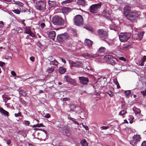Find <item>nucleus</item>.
<instances>
[{"mask_svg": "<svg viewBox=\"0 0 146 146\" xmlns=\"http://www.w3.org/2000/svg\"><path fill=\"white\" fill-rule=\"evenodd\" d=\"M130 11L131 7L128 5H126L124 8V15L127 19L133 21L139 16V12L138 11L130 12Z\"/></svg>", "mask_w": 146, "mask_h": 146, "instance_id": "obj_1", "label": "nucleus"}, {"mask_svg": "<svg viewBox=\"0 0 146 146\" xmlns=\"http://www.w3.org/2000/svg\"><path fill=\"white\" fill-rule=\"evenodd\" d=\"M52 22L54 25H63L64 23L63 20L57 16H55L53 17Z\"/></svg>", "mask_w": 146, "mask_h": 146, "instance_id": "obj_2", "label": "nucleus"}, {"mask_svg": "<svg viewBox=\"0 0 146 146\" xmlns=\"http://www.w3.org/2000/svg\"><path fill=\"white\" fill-rule=\"evenodd\" d=\"M35 7L37 9L44 11L46 9V3L43 1H38L36 3Z\"/></svg>", "mask_w": 146, "mask_h": 146, "instance_id": "obj_3", "label": "nucleus"}, {"mask_svg": "<svg viewBox=\"0 0 146 146\" xmlns=\"http://www.w3.org/2000/svg\"><path fill=\"white\" fill-rule=\"evenodd\" d=\"M134 31L135 33L133 35V38L136 40H141L143 38L144 32L142 31L137 34V33H138L137 29L135 28H134L133 30V32Z\"/></svg>", "mask_w": 146, "mask_h": 146, "instance_id": "obj_4", "label": "nucleus"}, {"mask_svg": "<svg viewBox=\"0 0 146 146\" xmlns=\"http://www.w3.org/2000/svg\"><path fill=\"white\" fill-rule=\"evenodd\" d=\"M130 36V34L125 33H120L119 35V39L121 42H125L128 40Z\"/></svg>", "mask_w": 146, "mask_h": 146, "instance_id": "obj_5", "label": "nucleus"}, {"mask_svg": "<svg viewBox=\"0 0 146 146\" xmlns=\"http://www.w3.org/2000/svg\"><path fill=\"white\" fill-rule=\"evenodd\" d=\"M83 21L82 16L80 15H77L74 18V24L77 26L82 25L83 23Z\"/></svg>", "mask_w": 146, "mask_h": 146, "instance_id": "obj_6", "label": "nucleus"}, {"mask_svg": "<svg viewBox=\"0 0 146 146\" xmlns=\"http://www.w3.org/2000/svg\"><path fill=\"white\" fill-rule=\"evenodd\" d=\"M101 6V3L92 5L90 7V12L93 13H96Z\"/></svg>", "mask_w": 146, "mask_h": 146, "instance_id": "obj_7", "label": "nucleus"}, {"mask_svg": "<svg viewBox=\"0 0 146 146\" xmlns=\"http://www.w3.org/2000/svg\"><path fill=\"white\" fill-rule=\"evenodd\" d=\"M141 138V135H134L132 137V140L130 142V144L134 146V145L137 142L139 141Z\"/></svg>", "mask_w": 146, "mask_h": 146, "instance_id": "obj_8", "label": "nucleus"}, {"mask_svg": "<svg viewBox=\"0 0 146 146\" xmlns=\"http://www.w3.org/2000/svg\"><path fill=\"white\" fill-rule=\"evenodd\" d=\"M98 32L101 37L103 39H106L108 37V32L107 31L101 29L98 30Z\"/></svg>", "mask_w": 146, "mask_h": 146, "instance_id": "obj_9", "label": "nucleus"}, {"mask_svg": "<svg viewBox=\"0 0 146 146\" xmlns=\"http://www.w3.org/2000/svg\"><path fill=\"white\" fill-rule=\"evenodd\" d=\"M68 36L67 34H60L57 36V40L60 42H63L67 39Z\"/></svg>", "mask_w": 146, "mask_h": 146, "instance_id": "obj_10", "label": "nucleus"}, {"mask_svg": "<svg viewBox=\"0 0 146 146\" xmlns=\"http://www.w3.org/2000/svg\"><path fill=\"white\" fill-rule=\"evenodd\" d=\"M61 132L64 135L69 136L71 134V131L68 127H64L61 130Z\"/></svg>", "mask_w": 146, "mask_h": 146, "instance_id": "obj_11", "label": "nucleus"}, {"mask_svg": "<svg viewBox=\"0 0 146 146\" xmlns=\"http://www.w3.org/2000/svg\"><path fill=\"white\" fill-rule=\"evenodd\" d=\"M23 29H24V33H25L28 34L30 36L33 37H35V35L31 32L30 27H24Z\"/></svg>", "mask_w": 146, "mask_h": 146, "instance_id": "obj_12", "label": "nucleus"}, {"mask_svg": "<svg viewBox=\"0 0 146 146\" xmlns=\"http://www.w3.org/2000/svg\"><path fill=\"white\" fill-rule=\"evenodd\" d=\"M64 79L65 81L68 82L71 85H74L76 84V81L70 78L68 76H64Z\"/></svg>", "mask_w": 146, "mask_h": 146, "instance_id": "obj_13", "label": "nucleus"}, {"mask_svg": "<svg viewBox=\"0 0 146 146\" xmlns=\"http://www.w3.org/2000/svg\"><path fill=\"white\" fill-rule=\"evenodd\" d=\"M79 79L80 83L83 85H86L87 84L89 81L88 79V78L83 76L79 77Z\"/></svg>", "mask_w": 146, "mask_h": 146, "instance_id": "obj_14", "label": "nucleus"}, {"mask_svg": "<svg viewBox=\"0 0 146 146\" xmlns=\"http://www.w3.org/2000/svg\"><path fill=\"white\" fill-rule=\"evenodd\" d=\"M71 67L75 66L77 67H80L82 66V63L80 62H74L73 61L70 62Z\"/></svg>", "mask_w": 146, "mask_h": 146, "instance_id": "obj_15", "label": "nucleus"}, {"mask_svg": "<svg viewBox=\"0 0 146 146\" xmlns=\"http://www.w3.org/2000/svg\"><path fill=\"white\" fill-rule=\"evenodd\" d=\"M118 60L117 59L113 57V58L111 59L109 63L113 66L116 65V66H120V65L117 63L118 62Z\"/></svg>", "mask_w": 146, "mask_h": 146, "instance_id": "obj_16", "label": "nucleus"}, {"mask_svg": "<svg viewBox=\"0 0 146 146\" xmlns=\"http://www.w3.org/2000/svg\"><path fill=\"white\" fill-rule=\"evenodd\" d=\"M146 60V56H144L143 57L141 60L136 61V63L139 66H142L144 65V63Z\"/></svg>", "mask_w": 146, "mask_h": 146, "instance_id": "obj_17", "label": "nucleus"}, {"mask_svg": "<svg viewBox=\"0 0 146 146\" xmlns=\"http://www.w3.org/2000/svg\"><path fill=\"white\" fill-rule=\"evenodd\" d=\"M98 56L97 54H88V53H84L83 55V56L86 58H94Z\"/></svg>", "mask_w": 146, "mask_h": 146, "instance_id": "obj_18", "label": "nucleus"}, {"mask_svg": "<svg viewBox=\"0 0 146 146\" xmlns=\"http://www.w3.org/2000/svg\"><path fill=\"white\" fill-rule=\"evenodd\" d=\"M110 27L111 30H114L115 31H119L120 30L119 27L118 26H115V24L113 23H112Z\"/></svg>", "mask_w": 146, "mask_h": 146, "instance_id": "obj_19", "label": "nucleus"}, {"mask_svg": "<svg viewBox=\"0 0 146 146\" xmlns=\"http://www.w3.org/2000/svg\"><path fill=\"white\" fill-rule=\"evenodd\" d=\"M2 97L3 100L5 103L7 102L8 100H10L11 98L10 97V96L8 95L7 94H5L3 95Z\"/></svg>", "mask_w": 146, "mask_h": 146, "instance_id": "obj_20", "label": "nucleus"}, {"mask_svg": "<svg viewBox=\"0 0 146 146\" xmlns=\"http://www.w3.org/2000/svg\"><path fill=\"white\" fill-rule=\"evenodd\" d=\"M113 57L110 55H107L104 56V60L107 62H109L110 60L113 58Z\"/></svg>", "mask_w": 146, "mask_h": 146, "instance_id": "obj_21", "label": "nucleus"}, {"mask_svg": "<svg viewBox=\"0 0 146 146\" xmlns=\"http://www.w3.org/2000/svg\"><path fill=\"white\" fill-rule=\"evenodd\" d=\"M70 11L71 9L70 8L67 7H63L62 9V12L64 14H67Z\"/></svg>", "mask_w": 146, "mask_h": 146, "instance_id": "obj_22", "label": "nucleus"}, {"mask_svg": "<svg viewBox=\"0 0 146 146\" xmlns=\"http://www.w3.org/2000/svg\"><path fill=\"white\" fill-rule=\"evenodd\" d=\"M77 3L79 5L82 6H85L87 5V2L85 0H78Z\"/></svg>", "mask_w": 146, "mask_h": 146, "instance_id": "obj_23", "label": "nucleus"}, {"mask_svg": "<svg viewBox=\"0 0 146 146\" xmlns=\"http://www.w3.org/2000/svg\"><path fill=\"white\" fill-rule=\"evenodd\" d=\"M48 35L49 37L52 39L54 40L56 36L55 32L54 31H52L50 32L49 33Z\"/></svg>", "mask_w": 146, "mask_h": 146, "instance_id": "obj_24", "label": "nucleus"}, {"mask_svg": "<svg viewBox=\"0 0 146 146\" xmlns=\"http://www.w3.org/2000/svg\"><path fill=\"white\" fill-rule=\"evenodd\" d=\"M48 3L50 7H54L56 5V1H52L50 0H49Z\"/></svg>", "mask_w": 146, "mask_h": 146, "instance_id": "obj_25", "label": "nucleus"}, {"mask_svg": "<svg viewBox=\"0 0 146 146\" xmlns=\"http://www.w3.org/2000/svg\"><path fill=\"white\" fill-rule=\"evenodd\" d=\"M84 42L85 44L88 46H91L92 43V41L89 39H86Z\"/></svg>", "mask_w": 146, "mask_h": 146, "instance_id": "obj_26", "label": "nucleus"}, {"mask_svg": "<svg viewBox=\"0 0 146 146\" xmlns=\"http://www.w3.org/2000/svg\"><path fill=\"white\" fill-rule=\"evenodd\" d=\"M106 50V48L104 47H101L98 50V52H99L102 53L105 52Z\"/></svg>", "mask_w": 146, "mask_h": 146, "instance_id": "obj_27", "label": "nucleus"}, {"mask_svg": "<svg viewBox=\"0 0 146 146\" xmlns=\"http://www.w3.org/2000/svg\"><path fill=\"white\" fill-rule=\"evenodd\" d=\"M80 143L82 146H88V143L86 140L85 139L82 140L80 141Z\"/></svg>", "mask_w": 146, "mask_h": 146, "instance_id": "obj_28", "label": "nucleus"}, {"mask_svg": "<svg viewBox=\"0 0 146 146\" xmlns=\"http://www.w3.org/2000/svg\"><path fill=\"white\" fill-rule=\"evenodd\" d=\"M66 69L63 67H60L59 69V72L61 74H63L66 71Z\"/></svg>", "mask_w": 146, "mask_h": 146, "instance_id": "obj_29", "label": "nucleus"}, {"mask_svg": "<svg viewBox=\"0 0 146 146\" xmlns=\"http://www.w3.org/2000/svg\"><path fill=\"white\" fill-rule=\"evenodd\" d=\"M75 0H66L62 2V5L74 1Z\"/></svg>", "mask_w": 146, "mask_h": 146, "instance_id": "obj_30", "label": "nucleus"}, {"mask_svg": "<svg viewBox=\"0 0 146 146\" xmlns=\"http://www.w3.org/2000/svg\"><path fill=\"white\" fill-rule=\"evenodd\" d=\"M17 4L20 6L19 8L21 10L22 8V9L23 7H24L23 6V3L19 1H17Z\"/></svg>", "mask_w": 146, "mask_h": 146, "instance_id": "obj_31", "label": "nucleus"}, {"mask_svg": "<svg viewBox=\"0 0 146 146\" xmlns=\"http://www.w3.org/2000/svg\"><path fill=\"white\" fill-rule=\"evenodd\" d=\"M0 111H1L4 115H6L7 116H9V112L5 110H0Z\"/></svg>", "mask_w": 146, "mask_h": 146, "instance_id": "obj_32", "label": "nucleus"}, {"mask_svg": "<svg viewBox=\"0 0 146 146\" xmlns=\"http://www.w3.org/2000/svg\"><path fill=\"white\" fill-rule=\"evenodd\" d=\"M132 46L131 45L126 44L123 45V48H124L126 50H128Z\"/></svg>", "mask_w": 146, "mask_h": 146, "instance_id": "obj_33", "label": "nucleus"}, {"mask_svg": "<svg viewBox=\"0 0 146 146\" xmlns=\"http://www.w3.org/2000/svg\"><path fill=\"white\" fill-rule=\"evenodd\" d=\"M50 64L57 66L58 64V62L56 60H54L53 61H50Z\"/></svg>", "mask_w": 146, "mask_h": 146, "instance_id": "obj_34", "label": "nucleus"}, {"mask_svg": "<svg viewBox=\"0 0 146 146\" xmlns=\"http://www.w3.org/2000/svg\"><path fill=\"white\" fill-rule=\"evenodd\" d=\"M54 70V69L53 68L51 67L48 68L46 72L48 73H51L53 72Z\"/></svg>", "mask_w": 146, "mask_h": 146, "instance_id": "obj_35", "label": "nucleus"}, {"mask_svg": "<svg viewBox=\"0 0 146 146\" xmlns=\"http://www.w3.org/2000/svg\"><path fill=\"white\" fill-rule=\"evenodd\" d=\"M113 82L114 83L117 85V88H120V86L119 85V84L116 79H115L113 80Z\"/></svg>", "mask_w": 146, "mask_h": 146, "instance_id": "obj_36", "label": "nucleus"}, {"mask_svg": "<svg viewBox=\"0 0 146 146\" xmlns=\"http://www.w3.org/2000/svg\"><path fill=\"white\" fill-rule=\"evenodd\" d=\"M16 31L18 33H21L23 32V31L21 28L20 27H17L16 29Z\"/></svg>", "mask_w": 146, "mask_h": 146, "instance_id": "obj_37", "label": "nucleus"}, {"mask_svg": "<svg viewBox=\"0 0 146 146\" xmlns=\"http://www.w3.org/2000/svg\"><path fill=\"white\" fill-rule=\"evenodd\" d=\"M127 113L126 110H122L119 113V114L120 115H123Z\"/></svg>", "mask_w": 146, "mask_h": 146, "instance_id": "obj_38", "label": "nucleus"}, {"mask_svg": "<svg viewBox=\"0 0 146 146\" xmlns=\"http://www.w3.org/2000/svg\"><path fill=\"white\" fill-rule=\"evenodd\" d=\"M12 11L16 14H19L20 11L19 9H15L12 10Z\"/></svg>", "mask_w": 146, "mask_h": 146, "instance_id": "obj_39", "label": "nucleus"}, {"mask_svg": "<svg viewBox=\"0 0 146 146\" xmlns=\"http://www.w3.org/2000/svg\"><path fill=\"white\" fill-rule=\"evenodd\" d=\"M134 112L135 114V115H139L140 114L141 111V110H134Z\"/></svg>", "mask_w": 146, "mask_h": 146, "instance_id": "obj_40", "label": "nucleus"}, {"mask_svg": "<svg viewBox=\"0 0 146 146\" xmlns=\"http://www.w3.org/2000/svg\"><path fill=\"white\" fill-rule=\"evenodd\" d=\"M5 106L7 107V108L9 109L10 108V107H11L12 106V105L9 103H7L5 104Z\"/></svg>", "mask_w": 146, "mask_h": 146, "instance_id": "obj_41", "label": "nucleus"}, {"mask_svg": "<svg viewBox=\"0 0 146 146\" xmlns=\"http://www.w3.org/2000/svg\"><path fill=\"white\" fill-rule=\"evenodd\" d=\"M68 118L69 119L72 120L74 122V123L77 124L78 125H79L78 123V122H77V121L73 120L72 118H71V117H68Z\"/></svg>", "mask_w": 146, "mask_h": 146, "instance_id": "obj_42", "label": "nucleus"}, {"mask_svg": "<svg viewBox=\"0 0 146 146\" xmlns=\"http://www.w3.org/2000/svg\"><path fill=\"white\" fill-rule=\"evenodd\" d=\"M125 95L127 96L129 95L131 93V91L129 90L125 91Z\"/></svg>", "mask_w": 146, "mask_h": 146, "instance_id": "obj_43", "label": "nucleus"}, {"mask_svg": "<svg viewBox=\"0 0 146 146\" xmlns=\"http://www.w3.org/2000/svg\"><path fill=\"white\" fill-rule=\"evenodd\" d=\"M76 108V106L74 105H71L70 106V110H74Z\"/></svg>", "mask_w": 146, "mask_h": 146, "instance_id": "obj_44", "label": "nucleus"}, {"mask_svg": "<svg viewBox=\"0 0 146 146\" xmlns=\"http://www.w3.org/2000/svg\"><path fill=\"white\" fill-rule=\"evenodd\" d=\"M108 94L111 97H112L113 96V93L111 91H108Z\"/></svg>", "mask_w": 146, "mask_h": 146, "instance_id": "obj_45", "label": "nucleus"}, {"mask_svg": "<svg viewBox=\"0 0 146 146\" xmlns=\"http://www.w3.org/2000/svg\"><path fill=\"white\" fill-rule=\"evenodd\" d=\"M36 125L37 126V127H44V126L43 124L42 123H41L40 124L37 123L36 124Z\"/></svg>", "mask_w": 146, "mask_h": 146, "instance_id": "obj_46", "label": "nucleus"}, {"mask_svg": "<svg viewBox=\"0 0 146 146\" xmlns=\"http://www.w3.org/2000/svg\"><path fill=\"white\" fill-rule=\"evenodd\" d=\"M21 112H19L18 113H15L14 114L16 117H17L19 116H21Z\"/></svg>", "mask_w": 146, "mask_h": 146, "instance_id": "obj_47", "label": "nucleus"}, {"mask_svg": "<svg viewBox=\"0 0 146 146\" xmlns=\"http://www.w3.org/2000/svg\"><path fill=\"white\" fill-rule=\"evenodd\" d=\"M11 74L13 76H16L17 74L15 73V72L14 71H12L11 72Z\"/></svg>", "mask_w": 146, "mask_h": 146, "instance_id": "obj_48", "label": "nucleus"}, {"mask_svg": "<svg viewBox=\"0 0 146 146\" xmlns=\"http://www.w3.org/2000/svg\"><path fill=\"white\" fill-rule=\"evenodd\" d=\"M141 93L143 94V96H146V89L144 91H142Z\"/></svg>", "mask_w": 146, "mask_h": 146, "instance_id": "obj_49", "label": "nucleus"}, {"mask_svg": "<svg viewBox=\"0 0 146 146\" xmlns=\"http://www.w3.org/2000/svg\"><path fill=\"white\" fill-rule=\"evenodd\" d=\"M119 59L121 60L125 61H126V59L125 58L123 57H120L119 58Z\"/></svg>", "mask_w": 146, "mask_h": 146, "instance_id": "obj_50", "label": "nucleus"}, {"mask_svg": "<svg viewBox=\"0 0 146 146\" xmlns=\"http://www.w3.org/2000/svg\"><path fill=\"white\" fill-rule=\"evenodd\" d=\"M45 117L47 118H49L50 117V115L49 113H46L45 115Z\"/></svg>", "mask_w": 146, "mask_h": 146, "instance_id": "obj_51", "label": "nucleus"}, {"mask_svg": "<svg viewBox=\"0 0 146 146\" xmlns=\"http://www.w3.org/2000/svg\"><path fill=\"white\" fill-rule=\"evenodd\" d=\"M4 23L2 21H0V28L3 27Z\"/></svg>", "mask_w": 146, "mask_h": 146, "instance_id": "obj_52", "label": "nucleus"}, {"mask_svg": "<svg viewBox=\"0 0 146 146\" xmlns=\"http://www.w3.org/2000/svg\"><path fill=\"white\" fill-rule=\"evenodd\" d=\"M101 128L103 129H106L109 128V127L108 126H102L101 127Z\"/></svg>", "mask_w": 146, "mask_h": 146, "instance_id": "obj_53", "label": "nucleus"}, {"mask_svg": "<svg viewBox=\"0 0 146 146\" xmlns=\"http://www.w3.org/2000/svg\"><path fill=\"white\" fill-rule=\"evenodd\" d=\"M141 146H146V141H144L142 142Z\"/></svg>", "mask_w": 146, "mask_h": 146, "instance_id": "obj_54", "label": "nucleus"}, {"mask_svg": "<svg viewBox=\"0 0 146 146\" xmlns=\"http://www.w3.org/2000/svg\"><path fill=\"white\" fill-rule=\"evenodd\" d=\"M30 123V122L29 121H25V124L27 125H29Z\"/></svg>", "mask_w": 146, "mask_h": 146, "instance_id": "obj_55", "label": "nucleus"}, {"mask_svg": "<svg viewBox=\"0 0 146 146\" xmlns=\"http://www.w3.org/2000/svg\"><path fill=\"white\" fill-rule=\"evenodd\" d=\"M45 26V24L44 23H42L40 24V26L42 28H43Z\"/></svg>", "mask_w": 146, "mask_h": 146, "instance_id": "obj_56", "label": "nucleus"}, {"mask_svg": "<svg viewBox=\"0 0 146 146\" xmlns=\"http://www.w3.org/2000/svg\"><path fill=\"white\" fill-rule=\"evenodd\" d=\"M30 60L32 62H34L35 60V58L33 56H31L30 58Z\"/></svg>", "mask_w": 146, "mask_h": 146, "instance_id": "obj_57", "label": "nucleus"}, {"mask_svg": "<svg viewBox=\"0 0 146 146\" xmlns=\"http://www.w3.org/2000/svg\"><path fill=\"white\" fill-rule=\"evenodd\" d=\"M70 100V99L69 98H64L63 99V100L64 101H66L68 100Z\"/></svg>", "mask_w": 146, "mask_h": 146, "instance_id": "obj_58", "label": "nucleus"}, {"mask_svg": "<svg viewBox=\"0 0 146 146\" xmlns=\"http://www.w3.org/2000/svg\"><path fill=\"white\" fill-rule=\"evenodd\" d=\"M25 21V20H24V19L22 20L21 21V23L23 24V25L25 26H26V24L24 22Z\"/></svg>", "mask_w": 146, "mask_h": 146, "instance_id": "obj_59", "label": "nucleus"}, {"mask_svg": "<svg viewBox=\"0 0 146 146\" xmlns=\"http://www.w3.org/2000/svg\"><path fill=\"white\" fill-rule=\"evenodd\" d=\"M11 140L9 139L7 141V144L9 145L11 144Z\"/></svg>", "mask_w": 146, "mask_h": 146, "instance_id": "obj_60", "label": "nucleus"}, {"mask_svg": "<svg viewBox=\"0 0 146 146\" xmlns=\"http://www.w3.org/2000/svg\"><path fill=\"white\" fill-rule=\"evenodd\" d=\"M4 64V62L0 61V67H1V66H2Z\"/></svg>", "mask_w": 146, "mask_h": 146, "instance_id": "obj_61", "label": "nucleus"}, {"mask_svg": "<svg viewBox=\"0 0 146 146\" xmlns=\"http://www.w3.org/2000/svg\"><path fill=\"white\" fill-rule=\"evenodd\" d=\"M24 91L23 90H22L21 91H19V94L20 95H21L22 94H23V92H24Z\"/></svg>", "mask_w": 146, "mask_h": 146, "instance_id": "obj_62", "label": "nucleus"}, {"mask_svg": "<svg viewBox=\"0 0 146 146\" xmlns=\"http://www.w3.org/2000/svg\"><path fill=\"white\" fill-rule=\"evenodd\" d=\"M20 102H21L23 104H25V102L23 100H22V99H21V100H20Z\"/></svg>", "mask_w": 146, "mask_h": 146, "instance_id": "obj_63", "label": "nucleus"}, {"mask_svg": "<svg viewBox=\"0 0 146 146\" xmlns=\"http://www.w3.org/2000/svg\"><path fill=\"white\" fill-rule=\"evenodd\" d=\"M84 128H85L86 130H88L89 128L88 127V126H86Z\"/></svg>", "mask_w": 146, "mask_h": 146, "instance_id": "obj_64", "label": "nucleus"}]
</instances>
